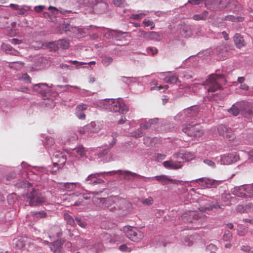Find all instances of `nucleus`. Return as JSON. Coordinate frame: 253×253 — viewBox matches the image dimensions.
Masks as SVG:
<instances>
[{
    "label": "nucleus",
    "mask_w": 253,
    "mask_h": 253,
    "mask_svg": "<svg viewBox=\"0 0 253 253\" xmlns=\"http://www.w3.org/2000/svg\"><path fill=\"white\" fill-rule=\"evenodd\" d=\"M32 8L31 6L23 5L19 7V9L17 11V14L19 15H27L28 11Z\"/></svg>",
    "instance_id": "obj_34"
},
{
    "label": "nucleus",
    "mask_w": 253,
    "mask_h": 253,
    "mask_svg": "<svg viewBox=\"0 0 253 253\" xmlns=\"http://www.w3.org/2000/svg\"><path fill=\"white\" fill-rule=\"evenodd\" d=\"M94 203L102 204V206L107 208L110 211L116 212L117 210L123 209V205L126 203L124 199L118 196H110L106 198H94Z\"/></svg>",
    "instance_id": "obj_3"
},
{
    "label": "nucleus",
    "mask_w": 253,
    "mask_h": 253,
    "mask_svg": "<svg viewBox=\"0 0 253 253\" xmlns=\"http://www.w3.org/2000/svg\"><path fill=\"white\" fill-rule=\"evenodd\" d=\"M142 23L146 27L150 26L151 30L155 28V24L152 20L145 19L143 21Z\"/></svg>",
    "instance_id": "obj_50"
},
{
    "label": "nucleus",
    "mask_w": 253,
    "mask_h": 253,
    "mask_svg": "<svg viewBox=\"0 0 253 253\" xmlns=\"http://www.w3.org/2000/svg\"><path fill=\"white\" fill-rule=\"evenodd\" d=\"M42 141L44 146L47 148L53 146L55 142L54 139L50 137H46L45 141Z\"/></svg>",
    "instance_id": "obj_40"
},
{
    "label": "nucleus",
    "mask_w": 253,
    "mask_h": 253,
    "mask_svg": "<svg viewBox=\"0 0 253 253\" xmlns=\"http://www.w3.org/2000/svg\"><path fill=\"white\" fill-rule=\"evenodd\" d=\"M119 250L124 253H129L131 251L130 248H128L126 245L123 244L119 246Z\"/></svg>",
    "instance_id": "obj_53"
},
{
    "label": "nucleus",
    "mask_w": 253,
    "mask_h": 253,
    "mask_svg": "<svg viewBox=\"0 0 253 253\" xmlns=\"http://www.w3.org/2000/svg\"><path fill=\"white\" fill-rule=\"evenodd\" d=\"M196 212L195 211H189L183 213L181 215L182 220L185 222H193L194 219L198 218L199 216V215H197Z\"/></svg>",
    "instance_id": "obj_18"
},
{
    "label": "nucleus",
    "mask_w": 253,
    "mask_h": 253,
    "mask_svg": "<svg viewBox=\"0 0 253 253\" xmlns=\"http://www.w3.org/2000/svg\"><path fill=\"white\" fill-rule=\"evenodd\" d=\"M246 188V185L235 186L232 189L231 192L236 196L248 198L250 195L247 194Z\"/></svg>",
    "instance_id": "obj_16"
},
{
    "label": "nucleus",
    "mask_w": 253,
    "mask_h": 253,
    "mask_svg": "<svg viewBox=\"0 0 253 253\" xmlns=\"http://www.w3.org/2000/svg\"><path fill=\"white\" fill-rule=\"evenodd\" d=\"M144 37L150 40L160 41L162 39L163 36L160 33L152 31L146 33Z\"/></svg>",
    "instance_id": "obj_23"
},
{
    "label": "nucleus",
    "mask_w": 253,
    "mask_h": 253,
    "mask_svg": "<svg viewBox=\"0 0 253 253\" xmlns=\"http://www.w3.org/2000/svg\"><path fill=\"white\" fill-rule=\"evenodd\" d=\"M234 42L236 47L240 48L246 45V42L243 37L238 33H236L233 38Z\"/></svg>",
    "instance_id": "obj_25"
},
{
    "label": "nucleus",
    "mask_w": 253,
    "mask_h": 253,
    "mask_svg": "<svg viewBox=\"0 0 253 253\" xmlns=\"http://www.w3.org/2000/svg\"><path fill=\"white\" fill-rule=\"evenodd\" d=\"M223 4L226 6L225 8H227L230 11H232L236 8L238 4V2L236 0H232L227 3L223 1Z\"/></svg>",
    "instance_id": "obj_37"
},
{
    "label": "nucleus",
    "mask_w": 253,
    "mask_h": 253,
    "mask_svg": "<svg viewBox=\"0 0 253 253\" xmlns=\"http://www.w3.org/2000/svg\"><path fill=\"white\" fill-rule=\"evenodd\" d=\"M218 134L228 140H234L235 135L231 128L224 125H219L217 127Z\"/></svg>",
    "instance_id": "obj_11"
},
{
    "label": "nucleus",
    "mask_w": 253,
    "mask_h": 253,
    "mask_svg": "<svg viewBox=\"0 0 253 253\" xmlns=\"http://www.w3.org/2000/svg\"><path fill=\"white\" fill-rule=\"evenodd\" d=\"M49 48L52 51H56L59 49L58 42H50L48 44Z\"/></svg>",
    "instance_id": "obj_48"
},
{
    "label": "nucleus",
    "mask_w": 253,
    "mask_h": 253,
    "mask_svg": "<svg viewBox=\"0 0 253 253\" xmlns=\"http://www.w3.org/2000/svg\"><path fill=\"white\" fill-rule=\"evenodd\" d=\"M146 52L148 54L154 56L157 53L158 50L156 47L150 46L147 48Z\"/></svg>",
    "instance_id": "obj_49"
},
{
    "label": "nucleus",
    "mask_w": 253,
    "mask_h": 253,
    "mask_svg": "<svg viewBox=\"0 0 253 253\" xmlns=\"http://www.w3.org/2000/svg\"><path fill=\"white\" fill-rule=\"evenodd\" d=\"M143 204L145 205H150L153 203V199L152 197H149L148 198L144 200L142 202Z\"/></svg>",
    "instance_id": "obj_57"
},
{
    "label": "nucleus",
    "mask_w": 253,
    "mask_h": 253,
    "mask_svg": "<svg viewBox=\"0 0 253 253\" xmlns=\"http://www.w3.org/2000/svg\"><path fill=\"white\" fill-rule=\"evenodd\" d=\"M205 5L208 9L213 11H220L226 7L223 0H205Z\"/></svg>",
    "instance_id": "obj_14"
},
{
    "label": "nucleus",
    "mask_w": 253,
    "mask_h": 253,
    "mask_svg": "<svg viewBox=\"0 0 253 253\" xmlns=\"http://www.w3.org/2000/svg\"><path fill=\"white\" fill-rule=\"evenodd\" d=\"M240 110L239 104L238 103H236L232 106L228 111L234 116H237L239 114Z\"/></svg>",
    "instance_id": "obj_36"
},
{
    "label": "nucleus",
    "mask_w": 253,
    "mask_h": 253,
    "mask_svg": "<svg viewBox=\"0 0 253 253\" xmlns=\"http://www.w3.org/2000/svg\"><path fill=\"white\" fill-rule=\"evenodd\" d=\"M11 64L10 68L18 70L21 69L24 66V64L21 61H16L12 62Z\"/></svg>",
    "instance_id": "obj_43"
},
{
    "label": "nucleus",
    "mask_w": 253,
    "mask_h": 253,
    "mask_svg": "<svg viewBox=\"0 0 253 253\" xmlns=\"http://www.w3.org/2000/svg\"><path fill=\"white\" fill-rule=\"evenodd\" d=\"M232 237L231 233L229 231H225L223 235V239L225 241L229 240Z\"/></svg>",
    "instance_id": "obj_58"
},
{
    "label": "nucleus",
    "mask_w": 253,
    "mask_h": 253,
    "mask_svg": "<svg viewBox=\"0 0 253 253\" xmlns=\"http://www.w3.org/2000/svg\"><path fill=\"white\" fill-rule=\"evenodd\" d=\"M177 81L178 78L175 76L166 77L164 79V82L167 83H175Z\"/></svg>",
    "instance_id": "obj_47"
},
{
    "label": "nucleus",
    "mask_w": 253,
    "mask_h": 253,
    "mask_svg": "<svg viewBox=\"0 0 253 253\" xmlns=\"http://www.w3.org/2000/svg\"><path fill=\"white\" fill-rule=\"evenodd\" d=\"M102 123L98 121H93L86 125L87 134L91 133H96L102 127Z\"/></svg>",
    "instance_id": "obj_17"
},
{
    "label": "nucleus",
    "mask_w": 253,
    "mask_h": 253,
    "mask_svg": "<svg viewBox=\"0 0 253 253\" xmlns=\"http://www.w3.org/2000/svg\"><path fill=\"white\" fill-rule=\"evenodd\" d=\"M31 214L35 218H43L46 216V213L43 211L32 212H31Z\"/></svg>",
    "instance_id": "obj_42"
},
{
    "label": "nucleus",
    "mask_w": 253,
    "mask_h": 253,
    "mask_svg": "<svg viewBox=\"0 0 253 253\" xmlns=\"http://www.w3.org/2000/svg\"><path fill=\"white\" fill-rule=\"evenodd\" d=\"M117 173H119L121 175H123L126 177H127V174H130L131 175H138L136 173L127 170L123 171L120 169L118 170H112L108 172L102 171L90 174L85 178V182H87L88 184L90 185H96L98 184H101L104 182V180H102V179L98 178L99 175L103 174L105 173L111 174Z\"/></svg>",
    "instance_id": "obj_5"
},
{
    "label": "nucleus",
    "mask_w": 253,
    "mask_h": 253,
    "mask_svg": "<svg viewBox=\"0 0 253 253\" xmlns=\"http://www.w3.org/2000/svg\"><path fill=\"white\" fill-rule=\"evenodd\" d=\"M208 14L207 10H204L201 13L194 15L192 18L197 21L205 20L208 16Z\"/></svg>",
    "instance_id": "obj_33"
},
{
    "label": "nucleus",
    "mask_w": 253,
    "mask_h": 253,
    "mask_svg": "<svg viewBox=\"0 0 253 253\" xmlns=\"http://www.w3.org/2000/svg\"><path fill=\"white\" fill-rule=\"evenodd\" d=\"M1 49L7 53H12V47L8 44L2 43L1 45Z\"/></svg>",
    "instance_id": "obj_46"
},
{
    "label": "nucleus",
    "mask_w": 253,
    "mask_h": 253,
    "mask_svg": "<svg viewBox=\"0 0 253 253\" xmlns=\"http://www.w3.org/2000/svg\"><path fill=\"white\" fill-rule=\"evenodd\" d=\"M121 78L122 81H123L125 83L128 85H130L136 83L140 78V77H127L122 76L121 77Z\"/></svg>",
    "instance_id": "obj_31"
},
{
    "label": "nucleus",
    "mask_w": 253,
    "mask_h": 253,
    "mask_svg": "<svg viewBox=\"0 0 253 253\" xmlns=\"http://www.w3.org/2000/svg\"><path fill=\"white\" fill-rule=\"evenodd\" d=\"M78 131L81 134H84L87 133V129H86V125L84 126V127H79L78 129Z\"/></svg>",
    "instance_id": "obj_61"
},
{
    "label": "nucleus",
    "mask_w": 253,
    "mask_h": 253,
    "mask_svg": "<svg viewBox=\"0 0 253 253\" xmlns=\"http://www.w3.org/2000/svg\"><path fill=\"white\" fill-rule=\"evenodd\" d=\"M204 163L212 168H214L215 166V163L213 161L209 159L204 160Z\"/></svg>",
    "instance_id": "obj_60"
},
{
    "label": "nucleus",
    "mask_w": 253,
    "mask_h": 253,
    "mask_svg": "<svg viewBox=\"0 0 253 253\" xmlns=\"http://www.w3.org/2000/svg\"><path fill=\"white\" fill-rule=\"evenodd\" d=\"M22 186L28 188L27 192L23 197L24 201L29 206L37 207L46 202V199L38 190L33 188L31 183L26 181H23Z\"/></svg>",
    "instance_id": "obj_2"
},
{
    "label": "nucleus",
    "mask_w": 253,
    "mask_h": 253,
    "mask_svg": "<svg viewBox=\"0 0 253 253\" xmlns=\"http://www.w3.org/2000/svg\"><path fill=\"white\" fill-rule=\"evenodd\" d=\"M50 248L54 253H63L62 245L59 241H56L51 244Z\"/></svg>",
    "instance_id": "obj_28"
},
{
    "label": "nucleus",
    "mask_w": 253,
    "mask_h": 253,
    "mask_svg": "<svg viewBox=\"0 0 253 253\" xmlns=\"http://www.w3.org/2000/svg\"><path fill=\"white\" fill-rule=\"evenodd\" d=\"M138 13L131 14L129 18L134 20H140L144 17L148 13V11L146 10H138L137 11Z\"/></svg>",
    "instance_id": "obj_30"
},
{
    "label": "nucleus",
    "mask_w": 253,
    "mask_h": 253,
    "mask_svg": "<svg viewBox=\"0 0 253 253\" xmlns=\"http://www.w3.org/2000/svg\"><path fill=\"white\" fill-rule=\"evenodd\" d=\"M109 99L106 98L101 99L95 101L93 104L97 107L101 109L108 111L109 103L108 101Z\"/></svg>",
    "instance_id": "obj_24"
},
{
    "label": "nucleus",
    "mask_w": 253,
    "mask_h": 253,
    "mask_svg": "<svg viewBox=\"0 0 253 253\" xmlns=\"http://www.w3.org/2000/svg\"><path fill=\"white\" fill-rule=\"evenodd\" d=\"M113 60L112 57L105 56L102 59L101 62L104 66L107 67L113 62Z\"/></svg>",
    "instance_id": "obj_41"
},
{
    "label": "nucleus",
    "mask_w": 253,
    "mask_h": 253,
    "mask_svg": "<svg viewBox=\"0 0 253 253\" xmlns=\"http://www.w3.org/2000/svg\"><path fill=\"white\" fill-rule=\"evenodd\" d=\"M98 192H88L86 193L83 194L82 196L85 200H89L91 198V195L93 196V199L95 198L93 197L94 195H97Z\"/></svg>",
    "instance_id": "obj_44"
},
{
    "label": "nucleus",
    "mask_w": 253,
    "mask_h": 253,
    "mask_svg": "<svg viewBox=\"0 0 253 253\" xmlns=\"http://www.w3.org/2000/svg\"><path fill=\"white\" fill-rule=\"evenodd\" d=\"M140 126L141 128L147 129L150 127L151 125L150 124L149 122H148L144 123H141Z\"/></svg>",
    "instance_id": "obj_62"
},
{
    "label": "nucleus",
    "mask_w": 253,
    "mask_h": 253,
    "mask_svg": "<svg viewBox=\"0 0 253 253\" xmlns=\"http://www.w3.org/2000/svg\"><path fill=\"white\" fill-rule=\"evenodd\" d=\"M220 208V206L217 204H210L209 203H206L203 206L200 205L198 208L200 212H206L209 214V211H210L213 209Z\"/></svg>",
    "instance_id": "obj_21"
},
{
    "label": "nucleus",
    "mask_w": 253,
    "mask_h": 253,
    "mask_svg": "<svg viewBox=\"0 0 253 253\" xmlns=\"http://www.w3.org/2000/svg\"><path fill=\"white\" fill-rule=\"evenodd\" d=\"M74 150L80 156L81 158H87L86 156V152L87 151V149H85L84 147L82 145H79L76 147Z\"/></svg>",
    "instance_id": "obj_32"
},
{
    "label": "nucleus",
    "mask_w": 253,
    "mask_h": 253,
    "mask_svg": "<svg viewBox=\"0 0 253 253\" xmlns=\"http://www.w3.org/2000/svg\"><path fill=\"white\" fill-rule=\"evenodd\" d=\"M76 115L80 120H84L85 118V114L82 111L76 110Z\"/></svg>",
    "instance_id": "obj_55"
},
{
    "label": "nucleus",
    "mask_w": 253,
    "mask_h": 253,
    "mask_svg": "<svg viewBox=\"0 0 253 253\" xmlns=\"http://www.w3.org/2000/svg\"><path fill=\"white\" fill-rule=\"evenodd\" d=\"M87 109V105L85 104H80L78 105L76 107V110L80 111L83 112V110H86Z\"/></svg>",
    "instance_id": "obj_63"
},
{
    "label": "nucleus",
    "mask_w": 253,
    "mask_h": 253,
    "mask_svg": "<svg viewBox=\"0 0 253 253\" xmlns=\"http://www.w3.org/2000/svg\"><path fill=\"white\" fill-rule=\"evenodd\" d=\"M163 165L166 168L169 169H178L182 167L180 162L172 161H165Z\"/></svg>",
    "instance_id": "obj_26"
},
{
    "label": "nucleus",
    "mask_w": 253,
    "mask_h": 253,
    "mask_svg": "<svg viewBox=\"0 0 253 253\" xmlns=\"http://www.w3.org/2000/svg\"><path fill=\"white\" fill-rule=\"evenodd\" d=\"M183 244L185 246H190L193 245V241L191 240V237H184L182 240Z\"/></svg>",
    "instance_id": "obj_51"
},
{
    "label": "nucleus",
    "mask_w": 253,
    "mask_h": 253,
    "mask_svg": "<svg viewBox=\"0 0 253 253\" xmlns=\"http://www.w3.org/2000/svg\"><path fill=\"white\" fill-rule=\"evenodd\" d=\"M224 76L222 75L211 74L206 81V88L209 93H214L222 89V84L225 83Z\"/></svg>",
    "instance_id": "obj_4"
},
{
    "label": "nucleus",
    "mask_w": 253,
    "mask_h": 253,
    "mask_svg": "<svg viewBox=\"0 0 253 253\" xmlns=\"http://www.w3.org/2000/svg\"><path fill=\"white\" fill-rule=\"evenodd\" d=\"M253 111L252 110H250V109H249L247 111H245L244 113H243V116L247 118H250L251 116L253 114Z\"/></svg>",
    "instance_id": "obj_59"
},
{
    "label": "nucleus",
    "mask_w": 253,
    "mask_h": 253,
    "mask_svg": "<svg viewBox=\"0 0 253 253\" xmlns=\"http://www.w3.org/2000/svg\"><path fill=\"white\" fill-rule=\"evenodd\" d=\"M21 79L27 83H31V78L27 74H24L21 77Z\"/></svg>",
    "instance_id": "obj_56"
},
{
    "label": "nucleus",
    "mask_w": 253,
    "mask_h": 253,
    "mask_svg": "<svg viewBox=\"0 0 253 253\" xmlns=\"http://www.w3.org/2000/svg\"><path fill=\"white\" fill-rule=\"evenodd\" d=\"M108 111L119 112L125 114L128 111V108L126 104L120 99H109Z\"/></svg>",
    "instance_id": "obj_7"
},
{
    "label": "nucleus",
    "mask_w": 253,
    "mask_h": 253,
    "mask_svg": "<svg viewBox=\"0 0 253 253\" xmlns=\"http://www.w3.org/2000/svg\"><path fill=\"white\" fill-rule=\"evenodd\" d=\"M64 218L68 224L73 227H74L76 225V223L74 218L68 213H65L64 214Z\"/></svg>",
    "instance_id": "obj_39"
},
{
    "label": "nucleus",
    "mask_w": 253,
    "mask_h": 253,
    "mask_svg": "<svg viewBox=\"0 0 253 253\" xmlns=\"http://www.w3.org/2000/svg\"><path fill=\"white\" fill-rule=\"evenodd\" d=\"M199 108L197 106H192L184 109L174 117L175 120H180L183 122H192L196 120L199 112Z\"/></svg>",
    "instance_id": "obj_6"
},
{
    "label": "nucleus",
    "mask_w": 253,
    "mask_h": 253,
    "mask_svg": "<svg viewBox=\"0 0 253 253\" xmlns=\"http://www.w3.org/2000/svg\"><path fill=\"white\" fill-rule=\"evenodd\" d=\"M246 190L247 194L250 195L248 198H250L253 197V186H249L248 185H246Z\"/></svg>",
    "instance_id": "obj_54"
},
{
    "label": "nucleus",
    "mask_w": 253,
    "mask_h": 253,
    "mask_svg": "<svg viewBox=\"0 0 253 253\" xmlns=\"http://www.w3.org/2000/svg\"><path fill=\"white\" fill-rule=\"evenodd\" d=\"M103 0H87V6L92 7L99 3H101L103 9L102 12H105L108 8V4L106 2H103Z\"/></svg>",
    "instance_id": "obj_27"
},
{
    "label": "nucleus",
    "mask_w": 253,
    "mask_h": 253,
    "mask_svg": "<svg viewBox=\"0 0 253 253\" xmlns=\"http://www.w3.org/2000/svg\"><path fill=\"white\" fill-rule=\"evenodd\" d=\"M193 122L187 125L182 129V131L188 136L198 138L201 137L203 134V131L199 126V122L194 124Z\"/></svg>",
    "instance_id": "obj_9"
},
{
    "label": "nucleus",
    "mask_w": 253,
    "mask_h": 253,
    "mask_svg": "<svg viewBox=\"0 0 253 253\" xmlns=\"http://www.w3.org/2000/svg\"><path fill=\"white\" fill-rule=\"evenodd\" d=\"M48 9L50 10L52 15L55 17H59V14L66 16L68 13L72 12L71 10H66L62 8L58 9L56 7L52 6H49L48 7Z\"/></svg>",
    "instance_id": "obj_19"
},
{
    "label": "nucleus",
    "mask_w": 253,
    "mask_h": 253,
    "mask_svg": "<svg viewBox=\"0 0 253 253\" xmlns=\"http://www.w3.org/2000/svg\"><path fill=\"white\" fill-rule=\"evenodd\" d=\"M185 183L194 182V186H200L204 188H216L221 182V181L210 179L207 177H202L190 181H185Z\"/></svg>",
    "instance_id": "obj_8"
},
{
    "label": "nucleus",
    "mask_w": 253,
    "mask_h": 253,
    "mask_svg": "<svg viewBox=\"0 0 253 253\" xmlns=\"http://www.w3.org/2000/svg\"><path fill=\"white\" fill-rule=\"evenodd\" d=\"M13 246L16 249H21L25 246V242L22 238H15L12 241Z\"/></svg>",
    "instance_id": "obj_29"
},
{
    "label": "nucleus",
    "mask_w": 253,
    "mask_h": 253,
    "mask_svg": "<svg viewBox=\"0 0 253 253\" xmlns=\"http://www.w3.org/2000/svg\"><path fill=\"white\" fill-rule=\"evenodd\" d=\"M137 174L138 175V174ZM130 176L131 177H135V176L142 177H144V178H147L148 179H151V180H153V179H155L156 180H157L158 181H159V182H160L162 184H163L164 185L168 184L169 183V182H171L172 183H175V182H176L175 180L171 179V178H169V177H168L167 176L165 175H157V176H153V177H144L143 176H142V175H140L139 174H138V175H131L130 174H127V176Z\"/></svg>",
    "instance_id": "obj_15"
},
{
    "label": "nucleus",
    "mask_w": 253,
    "mask_h": 253,
    "mask_svg": "<svg viewBox=\"0 0 253 253\" xmlns=\"http://www.w3.org/2000/svg\"><path fill=\"white\" fill-rule=\"evenodd\" d=\"M124 231L126 236L133 242H138L143 237V234L135 227H126Z\"/></svg>",
    "instance_id": "obj_12"
},
{
    "label": "nucleus",
    "mask_w": 253,
    "mask_h": 253,
    "mask_svg": "<svg viewBox=\"0 0 253 253\" xmlns=\"http://www.w3.org/2000/svg\"><path fill=\"white\" fill-rule=\"evenodd\" d=\"M61 27L67 35L73 36L74 35L82 34L85 33L84 30L86 28H83L82 27H76L71 25L70 24L64 22L61 25Z\"/></svg>",
    "instance_id": "obj_10"
},
{
    "label": "nucleus",
    "mask_w": 253,
    "mask_h": 253,
    "mask_svg": "<svg viewBox=\"0 0 253 253\" xmlns=\"http://www.w3.org/2000/svg\"><path fill=\"white\" fill-rule=\"evenodd\" d=\"M113 3L118 7H124L126 5L125 0H113Z\"/></svg>",
    "instance_id": "obj_45"
},
{
    "label": "nucleus",
    "mask_w": 253,
    "mask_h": 253,
    "mask_svg": "<svg viewBox=\"0 0 253 253\" xmlns=\"http://www.w3.org/2000/svg\"><path fill=\"white\" fill-rule=\"evenodd\" d=\"M34 10L36 12L39 13L42 11V10L45 8V6L44 5H41L38 6H36L34 7Z\"/></svg>",
    "instance_id": "obj_64"
},
{
    "label": "nucleus",
    "mask_w": 253,
    "mask_h": 253,
    "mask_svg": "<svg viewBox=\"0 0 253 253\" xmlns=\"http://www.w3.org/2000/svg\"><path fill=\"white\" fill-rule=\"evenodd\" d=\"M244 17L241 16H234L232 15H227L224 17V20L232 22H242L244 20Z\"/></svg>",
    "instance_id": "obj_35"
},
{
    "label": "nucleus",
    "mask_w": 253,
    "mask_h": 253,
    "mask_svg": "<svg viewBox=\"0 0 253 253\" xmlns=\"http://www.w3.org/2000/svg\"><path fill=\"white\" fill-rule=\"evenodd\" d=\"M33 89L34 91L44 95L49 91V86L46 83H39L34 85Z\"/></svg>",
    "instance_id": "obj_20"
},
{
    "label": "nucleus",
    "mask_w": 253,
    "mask_h": 253,
    "mask_svg": "<svg viewBox=\"0 0 253 253\" xmlns=\"http://www.w3.org/2000/svg\"><path fill=\"white\" fill-rule=\"evenodd\" d=\"M60 187L62 189L71 191L74 190L77 187H80L81 184L79 182H66L62 183L60 184Z\"/></svg>",
    "instance_id": "obj_22"
},
{
    "label": "nucleus",
    "mask_w": 253,
    "mask_h": 253,
    "mask_svg": "<svg viewBox=\"0 0 253 253\" xmlns=\"http://www.w3.org/2000/svg\"><path fill=\"white\" fill-rule=\"evenodd\" d=\"M58 47L63 49H67L69 47V42L66 39H61L57 41Z\"/></svg>",
    "instance_id": "obj_38"
},
{
    "label": "nucleus",
    "mask_w": 253,
    "mask_h": 253,
    "mask_svg": "<svg viewBox=\"0 0 253 253\" xmlns=\"http://www.w3.org/2000/svg\"><path fill=\"white\" fill-rule=\"evenodd\" d=\"M75 219L78 223V224L81 227L85 228L87 224L83 220L81 217H76Z\"/></svg>",
    "instance_id": "obj_52"
},
{
    "label": "nucleus",
    "mask_w": 253,
    "mask_h": 253,
    "mask_svg": "<svg viewBox=\"0 0 253 253\" xmlns=\"http://www.w3.org/2000/svg\"><path fill=\"white\" fill-rule=\"evenodd\" d=\"M216 159L217 162L221 165H230L238 160L239 156L236 153H232L227 155H220Z\"/></svg>",
    "instance_id": "obj_13"
},
{
    "label": "nucleus",
    "mask_w": 253,
    "mask_h": 253,
    "mask_svg": "<svg viewBox=\"0 0 253 253\" xmlns=\"http://www.w3.org/2000/svg\"><path fill=\"white\" fill-rule=\"evenodd\" d=\"M51 160L52 166H49L47 168L35 166L31 172L37 175L54 174L60 168L63 167L66 162L67 158L64 153L57 151L53 153Z\"/></svg>",
    "instance_id": "obj_1"
}]
</instances>
